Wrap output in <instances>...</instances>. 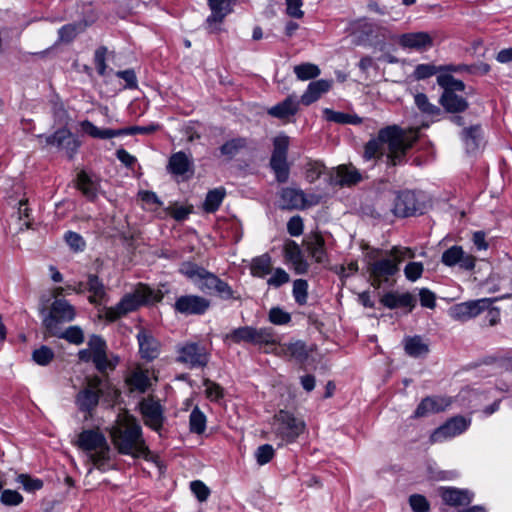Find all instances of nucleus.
<instances>
[{"label": "nucleus", "instance_id": "31", "mask_svg": "<svg viewBox=\"0 0 512 512\" xmlns=\"http://www.w3.org/2000/svg\"><path fill=\"white\" fill-rule=\"evenodd\" d=\"M211 9V15L207 18L208 29L213 32L217 30L216 25L220 24L228 14V0H207Z\"/></svg>", "mask_w": 512, "mask_h": 512}, {"label": "nucleus", "instance_id": "1", "mask_svg": "<svg viewBox=\"0 0 512 512\" xmlns=\"http://www.w3.org/2000/svg\"><path fill=\"white\" fill-rule=\"evenodd\" d=\"M416 130H403L398 126H388L378 132L376 138L371 139L365 147V157L396 160L406 155L408 149L416 142Z\"/></svg>", "mask_w": 512, "mask_h": 512}, {"label": "nucleus", "instance_id": "60", "mask_svg": "<svg viewBox=\"0 0 512 512\" xmlns=\"http://www.w3.org/2000/svg\"><path fill=\"white\" fill-rule=\"evenodd\" d=\"M18 482L22 484L23 488L28 492L40 490L43 487V481L37 478H31L26 474L18 476Z\"/></svg>", "mask_w": 512, "mask_h": 512}, {"label": "nucleus", "instance_id": "3", "mask_svg": "<svg viewBox=\"0 0 512 512\" xmlns=\"http://www.w3.org/2000/svg\"><path fill=\"white\" fill-rule=\"evenodd\" d=\"M179 271L203 293L216 294L223 300L235 298L234 291L227 282L196 263L183 262Z\"/></svg>", "mask_w": 512, "mask_h": 512}, {"label": "nucleus", "instance_id": "49", "mask_svg": "<svg viewBox=\"0 0 512 512\" xmlns=\"http://www.w3.org/2000/svg\"><path fill=\"white\" fill-rule=\"evenodd\" d=\"M386 255L397 262V266L399 267V264L405 259H413L415 257V251L409 247L394 246L391 250L386 252Z\"/></svg>", "mask_w": 512, "mask_h": 512}, {"label": "nucleus", "instance_id": "63", "mask_svg": "<svg viewBox=\"0 0 512 512\" xmlns=\"http://www.w3.org/2000/svg\"><path fill=\"white\" fill-rule=\"evenodd\" d=\"M1 502L7 506H17L23 502L22 495L15 490H4L0 497Z\"/></svg>", "mask_w": 512, "mask_h": 512}, {"label": "nucleus", "instance_id": "11", "mask_svg": "<svg viewBox=\"0 0 512 512\" xmlns=\"http://www.w3.org/2000/svg\"><path fill=\"white\" fill-rule=\"evenodd\" d=\"M177 361L189 368H203L207 366L210 354L200 342H186L178 347Z\"/></svg>", "mask_w": 512, "mask_h": 512}, {"label": "nucleus", "instance_id": "34", "mask_svg": "<svg viewBox=\"0 0 512 512\" xmlns=\"http://www.w3.org/2000/svg\"><path fill=\"white\" fill-rule=\"evenodd\" d=\"M442 70H446V71H453V72H462L464 70H469V68L465 65H459V66H454V65H449V66H446V67H436L432 64H419L416 66L415 68V71H414V75H415V78L416 79H426V78H429L433 75H435L438 71H442Z\"/></svg>", "mask_w": 512, "mask_h": 512}, {"label": "nucleus", "instance_id": "7", "mask_svg": "<svg viewBox=\"0 0 512 512\" xmlns=\"http://www.w3.org/2000/svg\"><path fill=\"white\" fill-rule=\"evenodd\" d=\"M272 426L275 436L286 443L294 442L305 429L303 420L284 410L274 416Z\"/></svg>", "mask_w": 512, "mask_h": 512}, {"label": "nucleus", "instance_id": "57", "mask_svg": "<svg viewBox=\"0 0 512 512\" xmlns=\"http://www.w3.org/2000/svg\"><path fill=\"white\" fill-rule=\"evenodd\" d=\"M423 271L424 266L421 262H409L404 268V275L407 280L415 282L421 278Z\"/></svg>", "mask_w": 512, "mask_h": 512}, {"label": "nucleus", "instance_id": "62", "mask_svg": "<svg viewBox=\"0 0 512 512\" xmlns=\"http://www.w3.org/2000/svg\"><path fill=\"white\" fill-rule=\"evenodd\" d=\"M204 386L206 396L211 401H218L223 397V389L219 384L207 379L204 381Z\"/></svg>", "mask_w": 512, "mask_h": 512}, {"label": "nucleus", "instance_id": "53", "mask_svg": "<svg viewBox=\"0 0 512 512\" xmlns=\"http://www.w3.org/2000/svg\"><path fill=\"white\" fill-rule=\"evenodd\" d=\"M64 239L67 245L75 252H81L85 249V240L79 233L67 231L64 235Z\"/></svg>", "mask_w": 512, "mask_h": 512}, {"label": "nucleus", "instance_id": "15", "mask_svg": "<svg viewBox=\"0 0 512 512\" xmlns=\"http://www.w3.org/2000/svg\"><path fill=\"white\" fill-rule=\"evenodd\" d=\"M471 424L470 419H466L463 416H456L443 425L434 430L430 436L431 443H440L447 439H451L465 432Z\"/></svg>", "mask_w": 512, "mask_h": 512}, {"label": "nucleus", "instance_id": "13", "mask_svg": "<svg viewBox=\"0 0 512 512\" xmlns=\"http://www.w3.org/2000/svg\"><path fill=\"white\" fill-rule=\"evenodd\" d=\"M102 383L103 380L99 376L87 379L86 387L80 390L75 397V403L81 412L91 413L97 407L102 395Z\"/></svg>", "mask_w": 512, "mask_h": 512}, {"label": "nucleus", "instance_id": "55", "mask_svg": "<svg viewBox=\"0 0 512 512\" xmlns=\"http://www.w3.org/2000/svg\"><path fill=\"white\" fill-rule=\"evenodd\" d=\"M278 182L284 183L289 178V162H269Z\"/></svg>", "mask_w": 512, "mask_h": 512}, {"label": "nucleus", "instance_id": "12", "mask_svg": "<svg viewBox=\"0 0 512 512\" xmlns=\"http://www.w3.org/2000/svg\"><path fill=\"white\" fill-rule=\"evenodd\" d=\"M368 272L372 279V285L376 288H380L383 283L389 281L390 277H393L398 273L399 267L397 262L387 255L385 258L375 259L373 255H369Z\"/></svg>", "mask_w": 512, "mask_h": 512}, {"label": "nucleus", "instance_id": "5", "mask_svg": "<svg viewBox=\"0 0 512 512\" xmlns=\"http://www.w3.org/2000/svg\"><path fill=\"white\" fill-rule=\"evenodd\" d=\"M223 341L226 345L232 344H251L254 346H270L278 342L276 332L271 327H253L241 326L232 329L230 332L223 335Z\"/></svg>", "mask_w": 512, "mask_h": 512}, {"label": "nucleus", "instance_id": "46", "mask_svg": "<svg viewBox=\"0 0 512 512\" xmlns=\"http://www.w3.org/2000/svg\"><path fill=\"white\" fill-rule=\"evenodd\" d=\"M308 287V282L304 279H296L293 282L292 294L295 302L300 306L307 304Z\"/></svg>", "mask_w": 512, "mask_h": 512}, {"label": "nucleus", "instance_id": "32", "mask_svg": "<svg viewBox=\"0 0 512 512\" xmlns=\"http://www.w3.org/2000/svg\"><path fill=\"white\" fill-rule=\"evenodd\" d=\"M332 86V81L321 79L313 81L308 85L307 90L301 96L300 102L306 106L317 101L322 94L329 91Z\"/></svg>", "mask_w": 512, "mask_h": 512}, {"label": "nucleus", "instance_id": "44", "mask_svg": "<svg viewBox=\"0 0 512 512\" xmlns=\"http://www.w3.org/2000/svg\"><path fill=\"white\" fill-rule=\"evenodd\" d=\"M58 338H62L67 340L68 342L80 345L84 342V334L82 329L79 326H70L65 331L61 332L59 328H57Z\"/></svg>", "mask_w": 512, "mask_h": 512}, {"label": "nucleus", "instance_id": "29", "mask_svg": "<svg viewBox=\"0 0 512 512\" xmlns=\"http://www.w3.org/2000/svg\"><path fill=\"white\" fill-rule=\"evenodd\" d=\"M449 402L442 397H426L417 406L414 417H425L432 413L444 411Z\"/></svg>", "mask_w": 512, "mask_h": 512}, {"label": "nucleus", "instance_id": "37", "mask_svg": "<svg viewBox=\"0 0 512 512\" xmlns=\"http://www.w3.org/2000/svg\"><path fill=\"white\" fill-rule=\"evenodd\" d=\"M405 352L414 358L422 357L428 354L429 346L421 336L407 337L404 340Z\"/></svg>", "mask_w": 512, "mask_h": 512}, {"label": "nucleus", "instance_id": "30", "mask_svg": "<svg viewBox=\"0 0 512 512\" xmlns=\"http://www.w3.org/2000/svg\"><path fill=\"white\" fill-rule=\"evenodd\" d=\"M381 303L389 309L409 307L411 310L416 304V299L408 292L402 294L397 292H388L382 296Z\"/></svg>", "mask_w": 512, "mask_h": 512}, {"label": "nucleus", "instance_id": "14", "mask_svg": "<svg viewBox=\"0 0 512 512\" xmlns=\"http://www.w3.org/2000/svg\"><path fill=\"white\" fill-rule=\"evenodd\" d=\"M491 298H481L477 300H470L455 304L449 309L451 318L457 321H467L472 319L482 312L486 311L493 303Z\"/></svg>", "mask_w": 512, "mask_h": 512}, {"label": "nucleus", "instance_id": "45", "mask_svg": "<svg viewBox=\"0 0 512 512\" xmlns=\"http://www.w3.org/2000/svg\"><path fill=\"white\" fill-rule=\"evenodd\" d=\"M294 73L299 80L314 79L320 75V69L312 63H303L294 67Z\"/></svg>", "mask_w": 512, "mask_h": 512}, {"label": "nucleus", "instance_id": "6", "mask_svg": "<svg viewBox=\"0 0 512 512\" xmlns=\"http://www.w3.org/2000/svg\"><path fill=\"white\" fill-rule=\"evenodd\" d=\"M437 83L443 89L440 103L448 112L458 113L468 108L467 101L457 94L465 89V84L461 80L450 74H440L437 76Z\"/></svg>", "mask_w": 512, "mask_h": 512}, {"label": "nucleus", "instance_id": "40", "mask_svg": "<svg viewBox=\"0 0 512 512\" xmlns=\"http://www.w3.org/2000/svg\"><path fill=\"white\" fill-rule=\"evenodd\" d=\"M283 353L285 356L295 359L303 363L308 358V351L303 341H295L293 343L285 344L283 346Z\"/></svg>", "mask_w": 512, "mask_h": 512}, {"label": "nucleus", "instance_id": "61", "mask_svg": "<svg viewBox=\"0 0 512 512\" xmlns=\"http://www.w3.org/2000/svg\"><path fill=\"white\" fill-rule=\"evenodd\" d=\"M190 489L200 502L206 501L210 495V489L200 480L192 481Z\"/></svg>", "mask_w": 512, "mask_h": 512}, {"label": "nucleus", "instance_id": "42", "mask_svg": "<svg viewBox=\"0 0 512 512\" xmlns=\"http://www.w3.org/2000/svg\"><path fill=\"white\" fill-rule=\"evenodd\" d=\"M249 148V143L245 138H235L227 141L224 145H222L221 153L222 155L228 157H234L240 154L241 151L247 150Z\"/></svg>", "mask_w": 512, "mask_h": 512}, {"label": "nucleus", "instance_id": "9", "mask_svg": "<svg viewBox=\"0 0 512 512\" xmlns=\"http://www.w3.org/2000/svg\"><path fill=\"white\" fill-rule=\"evenodd\" d=\"M82 131L97 139H110L121 135L151 134L158 130L159 126L150 124L147 126H132L124 129L99 128L92 122L85 120L81 122Z\"/></svg>", "mask_w": 512, "mask_h": 512}, {"label": "nucleus", "instance_id": "52", "mask_svg": "<svg viewBox=\"0 0 512 512\" xmlns=\"http://www.w3.org/2000/svg\"><path fill=\"white\" fill-rule=\"evenodd\" d=\"M415 104L416 106L423 112L429 115H438L440 114V109L431 104L427 98V96L423 93H418L415 95Z\"/></svg>", "mask_w": 512, "mask_h": 512}, {"label": "nucleus", "instance_id": "16", "mask_svg": "<svg viewBox=\"0 0 512 512\" xmlns=\"http://www.w3.org/2000/svg\"><path fill=\"white\" fill-rule=\"evenodd\" d=\"M441 262L447 267L458 266L462 270L472 271L476 265V258L466 253L462 246L453 245L442 253Z\"/></svg>", "mask_w": 512, "mask_h": 512}, {"label": "nucleus", "instance_id": "38", "mask_svg": "<svg viewBox=\"0 0 512 512\" xmlns=\"http://www.w3.org/2000/svg\"><path fill=\"white\" fill-rule=\"evenodd\" d=\"M127 383L132 390L144 393L150 386L148 371L142 369L134 370L127 378Z\"/></svg>", "mask_w": 512, "mask_h": 512}, {"label": "nucleus", "instance_id": "24", "mask_svg": "<svg viewBox=\"0 0 512 512\" xmlns=\"http://www.w3.org/2000/svg\"><path fill=\"white\" fill-rule=\"evenodd\" d=\"M393 213L398 217H408L417 211L416 196L412 191H401L395 198Z\"/></svg>", "mask_w": 512, "mask_h": 512}, {"label": "nucleus", "instance_id": "50", "mask_svg": "<svg viewBox=\"0 0 512 512\" xmlns=\"http://www.w3.org/2000/svg\"><path fill=\"white\" fill-rule=\"evenodd\" d=\"M464 139L466 148L469 151L476 150L479 147V143L481 141V128L474 126L464 130Z\"/></svg>", "mask_w": 512, "mask_h": 512}, {"label": "nucleus", "instance_id": "2", "mask_svg": "<svg viewBox=\"0 0 512 512\" xmlns=\"http://www.w3.org/2000/svg\"><path fill=\"white\" fill-rule=\"evenodd\" d=\"M110 435L118 453L148 459L150 450L143 437L142 427L132 415H119L111 427Z\"/></svg>", "mask_w": 512, "mask_h": 512}, {"label": "nucleus", "instance_id": "18", "mask_svg": "<svg viewBox=\"0 0 512 512\" xmlns=\"http://www.w3.org/2000/svg\"><path fill=\"white\" fill-rule=\"evenodd\" d=\"M88 346L94 350L93 364L101 374H108L109 371L116 368L118 358H115V360L108 358L106 342L100 336L93 335L88 342Z\"/></svg>", "mask_w": 512, "mask_h": 512}, {"label": "nucleus", "instance_id": "20", "mask_svg": "<svg viewBox=\"0 0 512 512\" xmlns=\"http://www.w3.org/2000/svg\"><path fill=\"white\" fill-rule=\"evenodd\" d=\"M140 410L145 419V424L155 431L162 428L164 416L161 404L151 398L144 399L140 403Z\"/></svg>", "mask_w": 512, "mask_h": 512}, {"label": "nucleus", "instance_id": "36", "mask_svg": "<svg viewBox=\"0 0 512 512\" xmlns=\"http://www.w3.org/2000/svg\"><path fill=\"white\" fill-rule=\"evenodd\" d=\"M226 196V189L224 187H217L209 190L203 203V210L206 213H215L221 206Z\"/></svg>", "mask_w": 512, "mask_h": 512}, {"label": "nucleus", "instance_id": "35", "mask_svg": "<svg viewBox=\"0 0 512 512\" xmlns=\"http://www.w3.org/2000/svg\"><path fill=\"white\" fill-rule=\"evenodd\" d=\"M281 199L283 207L287 209L303 208L305 204V194L303 191L294 188L283 189Z\"/></svg>", "mask_w": 512, "mask_h": 512}, {"label": "nucleus", "instance_id": "54", "mask_svg": "<svg viewBox=\"0 0 512 512\" xmlns=\"http://www.w3.org/2000/svg\"><path fill=\"white\" fill-rule=\"evenodd\" d=\"M268 319L275 325H286L291 321V315L279 307H273L269 311Z\"/></svg>", "mask_w": 512, "mask_h": 512}, {"label": "nucleus", "instance_id": "21", "mask_svg": "<svg viewBox=\"0 0 512 512\" xmlns=\"http://www.w3.org/2000/svg\"><path fill=\"white\" fill-rule=\"evenodd\" d=\"M46 143L66 151L68 157H72L80 146V141L66 129H60L53 135L46 137Z\"/></svg>", "mask_w": 512, "mask_h": 512}, {"label": "nucleus", "instance_id": "64", "mask_svg": "<svg viewBox=\"0 0 512 512\" xmlns=\"http://www.w3.org/2000/svg\"><path fill=\"white\" fill-rule=\"evenodd\" d=\"M192 209V206H178L175 204L168 207L167 211L176 221H184L192 213Z\"/></svg>", "mask_w": 512, "mask_h": 512}, {"label": "nucleus", "instance_id": "39", "mask_svg": "<svg viewBox=\"0 0 512 512\" xmlns=\"http://www.w3.org/2000/svg\"><path fill=\"white\" fill-rule=\"evenodd\" d=\"M251 274L255 277L263 278L272 270L271 257L268 254L255 257L250 266Z\"/></svg>", "mask_w": 512, "mask_h": 512}, {"label": "nucleus", "instance_id": "19", "mask_svg": "<svg viewBox=\"0 0 512 512\" xmlns=\"http://www.w3.org/2000/svg\"><path fill=\"white\" fill-rule=\"evenodd\" d=\"M329 179L331 185L344 187L360 182L362 176L352 163L349 162L348 164H341L335 168L331 172Z\"/></svg>", "mask_w": 512, "mask_h": 512}, {"label": "nucleus", "instance_id": "25", "mask_svg": "<svg viewBox=\"0 0 512 512\" xmlns=\"http://www.w3.org/2000/svg\"><path fill=\"white\" fill-rule=\"evenodd\" d=\"M284 255L286 260L292 264L296 274L307 273L309 264L305 260L300 246L295 241L289 240L285 244Z\"/></svg>", "mask_w": 512, "mask_h": 512}, {"label": "nucleus", "instance_id": "41", "mask_svg": "<svg viewBox=\"0 0 512 512\" xmlns=\"http://www.w3.org/2000/svg\"><path fill=\"white\" fill-rule=\"evenodd\" d=\"M87 290L91 293L89 297L91 303H97L105 296L104 284L97 275H88Z\"/></svg>", "mask_w": 512, "mask_h": 512}, {"label": "nucleus", "instance_id": "33", "mask_svg": "<svg viewBox=\"0 0 512 512\" xmlns=\"http://www.w3.org/2000/svg\"><path fill=\"white\" fill-rule=\"evenodd\" d=\"M99 179L82 170L77 175V187L88 198L94 199L98 189Z\"/></svg>", "mask_w": 512, "mask_h": 512}, {"label": "nucleus", "instance_id": "17", "mask_svg": "<svg viewBox=\"0 0 512 512\" xmlns=\"http://www.w3.org/2000/svg\"><path fill=\"white\" fill-rule=\"evenodd\" d=\"M175 312L185 316L203 315L210 307V301L199 295H182L173 305Z\"/></svg>", "mask_w": 512, "mask_h": 512}, {"label": "nucleus", "instance_id": "48", "mask_svg": "<svg viewBox=\"0 0 512 512\" xmlns=\"http://www.w3.org/2000/svg\"><path fill=\"white\" fill-rule=\"evenodd\" d=\"M289 137L279 135L274 139V150L270 160H286Z\"/></svg>", "mask_w": 512, "mask_h": 512}, {"label": "nucleus", "instance_id": "47", "mask_svg": "<svg viewBox=\"0 0 512 512\" xmlns=\"http://www.w3.org/2000/svg\"><path fill=\"white\" fill-rule=\"evenodd\" d=\"M191 164L192 162H168L167 170L171 174L179 176L184 180L193 174Z\"/></svg>", "mask_w": 512, "mask_h": 512}, {"label": "nucleus", "instance_id": "22", "mask_svg": "<svg viewBox=\"0 0 512 512\" xmlns=\"http://www.w3.org/2000/svg\"><path fill=\"white\" fill-rule=\"evenodd\" d=\"M397 42L402 48L417 51L426 50L433 46V38L424 31L404 33L398 37Z\"/></svg>", "mask_w": 512, "mask_h": 512}, {"label": "nucleus", "instance_id": "51", "mask_svg": "<svg viewBox=\"0 0 512 512\" xmlns=\"http://www.w3.org/2000/svg\"><path fill=\"white\" fill-rule=\"evenodd\" d=\"M54 358V352L48 346L42 345L32 353V359L41 366L48 365Z\"/></svg>", "mask_w": 512, "mask_h": 512}, {"label": "nucleus", "instance_id": "59", "mask_svg": "<svg viewBox=\"0 0 512 512\" xmlns=\"http://www.w3.org/2000/svg\"><path fill=\"white\" fill-rule=\"evenodd\" d=\"M409 504L414 512H428L430 509L427 499L420 494H413L409 497Z\"/></svg>", "mask_w": 512, "mask_h": 512}, {"label": "nucleus", "instance_id": "43", "mask_svg": "<svg viewBox=\"0 0 512 512\" xmlns=\"http://www.w3.org/2000/svg\"><path fill=\"white\" fill-rule=\"evenodd\" d=\"M206 422L205 414L198 407H195L189 416L190 431L195 434H202L206 429Z\"/></svg>", "mask_w": 512, "mask_h": 512}, {"label": "nucleus", "instance_id": "26", "mask_svg": "<svg viewBox=\"0 0 512 512\" xmlns=\"http://www.w3.org/2000/svg\"><path fill=\"white\" fill-rule=\"evenodd\" d=\"M141 357L153 360L159 355V342L146 330L142 329L137 334Z\"/></svg>", "mask_w": 512, "mask_h": 512}, {"label": "nucleus", "instance_id": "56", "mask_svg": "<svg viewBox=\"0 0 512 512\" xmlns=\"http://www.w3.org/2000/svg\"><path fill=\"white\" fill-rule=\"evenodd\" d=\"M82 31V27L77 24H68L59 29V40L61 42H71Z\"/></svg>", "mask_w": 512, "mask_h": 512}, {"label": "nucleus", "instance_id": "58", "mask_svg": "<svg viewBox=\"0 0 512 512\" xmlns=\"http://www.w3.org/2000/svg\"><path fill=\"white\" fill-rule=\"evenodd\" d=\"M274 456V448L270 444H264L257 448L255 457L259 465L269 463Z\"/></svg>", "mask_w": 512, "mask_h": 512}, {"label": "nucleus", "instance_id": "27", "mask_svg": "<svg viewBox=\"0 0 512 512\" xmlns=\"http://www.w3.org/2000/svg\"><path fill=\"white\" fill-rule=\"evenodd\" d=\"M440 496L450 506H466L473 500V493L453 487L441 488Z\"/></svg>", "mask_w": 512, "mask_h": 512}, {"label": "nucleus", "instance_id": "8", "mask_svg": "<svg viewBox=\"0 0 512 512\" xmlns=\"http://www.w3.org/2000/svg\"><path fill=\"white\" fill-rule=\"evenodd\" d=\"M152 290L145 286L140 285L134 293L126 294L119 303L111 307L107 311V317L114 321L129 312L136 310L140 305L145 304L151 300Z\"/></svg>", "mask_w": 512, "mask_h": 512}, {"label": "nucleus", "instance_id": "4", "mask_svg": "<svg viewBox=\"0 0 512 512\" xmlns=\"http://www.w3.org/2000/svg\"><path fill=\"white\" fill-rule=\"evenodd\" d=\"M76 445L88 453L89 460L101 471H105V465L110 460V446L106 437L99 429L83 430L76 441Z\"/></svg>", "mask_w": 512, "mask_h": 512}, {"label": "nucleus", "instance_id": "28", "mask_svg": "<svg viewBox=\"0 0 512 512\" xmlns=\"http://www.w3.org/2000/svg\"><path fill=\"white\" fill-rule=\"evenodd\" d=\"M305 245L309 256L316 263H324L328 260V255L325 248V240L320 234L314 233L307 237Z\"/></svg>", "mask_w": 512, "mask_h": 512}, {"label": "nucleus", "instance_id": "10", "mask_svg": "<svg viewBox=\"0 0 512 512\" xmlns=\"http://www.w3.org/2000/svg\"><path fill=\"white\" fill-rule=\"evenodd\" d=\"M74 307L65 299H55L50 311L43 318V326L49 335H57L59 323L70 322L75 318Z\"/></svg>", "mask_w": 512, "mask_h": 512}, {"label": "nucleus", "instance_id": "23", "mask_svg": "<svg viewBox=\"0 0 512 512\" xmlns=\"http://www.w3.org/2000/svg\"><path fill=\"white\" fill-rule=\"evenodd\" d=\"M300 103L296 95H290L282 102L269 108L268 114L282 121L290 122L291 118L298 112Z\"/></svg>", "mask_w": 512, "mask_h": 512}]
</instances>
